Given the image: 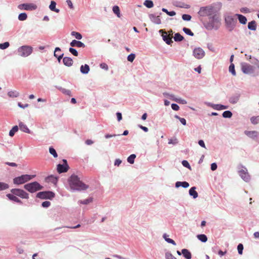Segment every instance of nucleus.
Here are the masks:
<instances>
[{"instance_id": "0eeeda50", "label": "nucleus", "mask_w": 259, "mask_h": 259, "mask_svg": "<svg viewBox=\"0 0 259 259\" xmlns=\"http://www.w3.org/2000/svg\"><path fill=\"white\" fill-rule=\"evenodd\" d=\"M11 192L13 194L19 196L21 198L28 199L29 198L28 194L22 189H12L11 190Z\"/></svg>"}, {"instance_id": "052dcab7", "label": "nucleus", "mask_w": 259, "mask_h": 259, "mask_svg": "<svg viewBox=\"0 0 259 259\" xmlns=\"http://www.w3.org/2000/svg\"><path fill=\"white\" fill-rule=\"evenodd\" d=\"M171 108L175 111H178L179 109V106L176 104H171Z\"/></svg>"}, {"instance_id": "9d476101", "label": "nucleus", "mask_w": 259, "mask_h": 259, "mask_svg": "<svg viewBox=\"0 0 259 259\" xmlns=\"http://www.w3.org/2000/svg\"><path fill=\"white\" fill-rule=\"evenodd\" d=\"M63 164H59L57 165V171L59 173L66 172L69 169V166L67 164V160L63 159Z\"/></svg>"}, {"instance_id": "6e6552de", "label": "nucleus", "mask_w": 259, "mask_h": 259, "mask_svg": "<svg viewBox=\"0 0 259 259\" xmlns=\"http://www.w3.org/2000/svg\"><path fill=\"white\" fill-rule=\"evenodd\" d=\"M55 196L54 193L51 191H43L38 192L36 197L41 199H51Z\"/></svg>"}, {"instance_id": "393cba45", "label": "nucleus", "mask_w": 259, "mask_h": 259, "mask_svg": "<svg viewBox=\"0 0 259 259\" xmlns=\"http://www.w3.org/2000/svg\"><path fill=\"white\" fill-rule=\"evenodd\" d=\"M189 194L192 196L193 198L195 199L198 197V193L196 191V187H193L189 190Z\"/></svg>"}, {"instance_id": "1a4fd4ad", "label": "nucleus", "mask_w": 259, "mask_h": 259, "mask_svg": "<svg viewBox=\"0 0 259 259\" xmlns=\"http://www.w3.org/2000/svg\"><path fill=\"white\" fill-rule=\"evenodd\" d=\"M18 8L20 10L32 11L36 9L37 6L33 4H22L18 5Z\"/></svg>"}, {"instance_id": "72a5a7b5", "label": "nucleus", "mask_w": 259, "mask_h": 259, "mask_svg": "<svg viewBox=\"0 0 259 259\" xmlns=\"http://www.w3.org/2000/svg\"><path fill=\"white\" fill-rule=\"evenodd\" d=\"M59 90L64 94L71 96V91L69 90L62 88L61 87L59 88Z\"/></svg>"}, {"instance_id": "a19ab883", "label": "nucleus", "mask_w": 259, "mask_h": 259, "mask_svg": "<svg viewBox=\"0 0 259 259\" xmlns=\"http://www.w3.org/2000/svg\"><path fill=\"white\" fill-rule=\"evenodd\" d=\"M252 123L254 124L259 123V116L252 117L250 119Z\"/></svg>"}, {"instance_id": "864d4df0", "label": "nucleus", "mask_w": 259, "mask_h": 259, "mask_svg": "<svg viewBox=\"0 0 259 259\" xmlns=\"http://www.w3.org/2000/svg\"><path fill=\"white\" fill-rule=\"evenodd\" d=\"M93 199L92 198H90L84 200L83 201H80V203L83 204H87L91 202H92Z\"/></svg>"}, {"instance_id": "bf43d9fd", "label": "nucleus", "mask_w": 259, "mask_h": 259, "mask_svg": "<svg viewBox=\"0 0 259 259\" xmlns=\"http://www.w3.org/2000/svg\"><path fill=\"white\" fill-rule=\"evenodd\" d=\"M100 66L101 68L105 69V70H107L108 69V65L105 63H101Z\"/></svg>"}, {"instance_id": "4c0bfd02", "label": "nucleus", "mask_w": 259, "mask_h": 259, "mask_svg": "<svg viewBox=\"0 0 259 259\" xmlns=\"http://www.w3.org/2000/svg\"><path fill=\"white\" fill-rule=\"evenodd\" d=\"M9 186L8 184L3 182H0V191L8 189Z\"/></svg>"}, {"instance_id": "bb28decb", "label": "nucleus", "mask_w": 259, "mask_h": 259, "mask_svg": "<svg viewBox=\"0 0 259 259\" xmlns=\"http://www.w3.org/2000/svg\"><path fill=\"white\" fill-rule=\"evenodd\" d=\"M239 22L241 24H245L246 23L247 19L246 18L241 14H237Z\"/></svg>"}, {"instance_id": "e2e57ef3", "label": "nucleus", "mask_w": 259, "mask_h": 259, "mask_svg": "<svg viewBox=\"0 0 259 259\" xmlns=\"http://www.w3.org/2000/svg\"><path fill=\"white\" fill-rule=\"evenodd\" d=\"M18 105L19 107H20L21 108H25L26 107H28L29 105L28 104H25L24 105L21 104V103H18Z\"/></svg>"}, {"instance_id": "69168bd1", "label": "nucleus", "mask_w": 259, "mask_h": 259, "mask_svg": "<svg viewBox=\"0 0 259 259\" xmlns=\"http://www.w3.org/2000/svg\"><path fill=\"white\" fill-rule=\"evenodd\" d=\"M225 21L226 22L228 23H231V21H233V18H232V17L231 16H228L227 17V18H226L225 19Z\"/></svg>"}, {"instance_id": "79ce46f5", "label": "nucleus", "mask_w": 259, "mask_h": 259, "mask_svg": "<svg viewBox=\"0 0 259 259\" xmlns=\"http://www.w3.org/2000/svg\"><path fill=\"white\" fill-rule=\"evenodd\" d=\"M27 14L25 13L20 14L18 16V19L20 21L25 20L27 19Z\"/></svg>"}, {"instance_id": "f704fd0d", "label": "nucleus", "mask_w": 259, "mask_h": 259, "mask_svg": "<svg viewBox=\"0 0 259 259\" xmlns=\"http://www.w3.org/2000/svg\"><path fill=\"white\" fill-rule=\"evenodd\" d=\"M113 12L118 17H120V9L118 6H115L113 7Z\"/></svg>"}, {"instance_id": "20e7f679", "label": "nucleus", "mask_w": 259, "mask_h": 259, "mask_svg": "<svg viewBox=\"0 0 259 259\" xmlns=\"http://www.w3.org/2000/svg\"><path fill=\"white\" fill-rule=\"evenodd\" d=\"M24 188L29 192L34 193L37 191L42 189L43 187L41 186L38 182H34L25 184L24 186Z\"/></svg>"}, {"instance_id": "ddd939ff", "label": "nucleus", "mask_w": 259, "mask_h": 259, "mask_svg": "<svg viewBox=\"0 0 259 259\" xmlns=\"http://www.w3.org/2000/svg\"><path fill=\"white\" fill-rule=\"evenodd\" d=\"M160 32H161L162 33V36L163 37V39L164 41H165V42L168 45H170L171 43H172V36H169L168 35L167 33L165 31H163V30H160Z\"/></svg>"}, {"instance_id": "c03bdc74", "label": "nucleus", "mask_w": 259, "mask_h": 259, "mask_svg": "<svg viewBox=\"0 0 259 259\" xmlns=\"http://www.w3.org/2000/svg\"><path fill=\"white\" fill-rule=\"evenodd\" d=\"M49 152H50V154H51L52 155H53V156L54 157H55V158L57 157L58 154L54 148H53V147H50L49 148Z\"/></svg>"}, {"instance_id": "6e6d98bb", "label": "nucleus", "mask_w": 259, "mask_h": 259, "mask_svg": "<svg viewBox=\"0 0 259 259\" xmlns=\"http://www.w3.org/2000/svg\"><path fill=\"white\" fill-rule=\"evenodd\" d=\"M166 259H177L171 253L167 252L165 254Z\"/></svg>"}, {"instance_id": "603ef678", "label": "nucleus", "mask_w": 259, "mask_h": 259, "mask_svg": "<svg viewBox=\"0 0 259 259\" xmlns=\"http://www.w3.org/2000/svg\"><path fill=\"white\" fill-rule=\"evenodd\" d=\"M182 19L185 21H190L191 19V16L188 14H183L182 15Z\"/></svg>"}, {"instance_id": "b1692460", "label": "nucleus", "mask_w": 259, "mask_h": 259, "mask_svg": "<svg viewBox=\"0 0 259 259\" xmlns=\"http://www.w3.org/2000/svg\"><path fill=\"white\" fill-rule=\"evenodd\" d=\"M90 71V67L88 65L85 64L80 67V72L83 74H87Z\"/></svg>"}, {"instance_id": "0e129e2a", "label": "nucleus", "mask_w": 259, "mask_h": 259, "mask_svg": "<svg viewBox=\"0 0 259 259\" xmlns=\"http://www.w3.org/2000/svg\"><path fill=\"white\" fill-rule=\"evenodd\" d=\"M61 51V49L57 47V48H56L55 50V52H54V56L57 57H58L59 55H58V52H60Z\"/></svg>"}, {"instance_id": "5701e85b", "label": "nucleus", "mask_w": 259, "mask_h": 259, "mask_svg": "<svg viewBox=\"0 0 259 259\" xmlns=\"http://www.w3.org/2000/svg\"><path fill=\"white\" fill-rule=\"evenodd\" d=\"M56 3L55 1H51V4L49 6V8L52 11L55 12L56 13L59 12V10L56 8Z\"/></svg>"}, {"instance_id": "39448f33", "label": "nucleus", "mask_w": 259, "mask_h": 259, "mask_svg": "<svg viewBox=\"0 0 259 259\" xmlns=\"http://www.w3.org/2000/svg\"><path fill=\"white\" fill-rule=\"evenodd\" d=\"M33 48L29 46H23L18 49L19 55L22 57H27L32 52Z\"/></svg>"}, {"instance_id": "4468645a", "label": "nucleus", "mask_w": 259, "mask_h": 259, "mask_svg": "<svg viewBox=\"0 0 259 259\" xmlns=\"http://www.w3.org/2000/svg\"><path fill=\"white\" fill-rule=\"evenodd\" d=\"M239 176L243 179L245 181L247 182L250 179V176L247 171L246 169H241L239 171Z\"/></svg>"}, {"instance_id": "423d86ee", "label": "nucleus", "mask_w": 259, "mask_h": 259, "mask_svg": "<svg viewBox=\"0 0 259 259\" xmlns=\"http://www.w3.org/2000/svg\"><path fill=\"white\" fill-rule=\"evenodd\" d=\"M241 68L242 71L245 74H251L254 71L253 66L247 63H242Z\"/></svg>"}, {"instance_id": "f3484780", "label": "nucleus", "mask_w": 259, "mask_h": 259, "mask_svg": "<svg viewBox=\"0 0 259 259\" xmlns=\"http://www.w3.org/2000/svg\"><path fill=\"white\" fill-rule=\"evenodd\" d=\"M245 134L248 137L251 138H255L258 136V133L257 131H246L244 132Z\"/></svg>"}, {"instance_id": "c85d7f7f", "label": "nucleus", "mask_w": 259, "mask_h": 259, "mask_svg": "<svg viewBox=\"0 0 259 259\" xmlns=\"http://www.w3.org/2000/svg\"><path fill=\"white\" fill-rule=\"evenodd\" d=\"M197 238L202 242H205L207 240V236L204 234H200L197 236Z\"/></svg>"}, {"instance_id": "13d9d810", "label": "nucleus", "mask_w": 259, "mask_h": 259, "mask_svg": "<svg viewBox=\"0 0 259 259\" xmlns=\"http://www.w3.org/2000/svg\"><path fill=\"white\" fill-rule=\"evenodd\" d=\"M182 164L187 168H190L191 167L189 162L187 160H183L182 161Z\"/></svg>"}, {"instance_id": "7ed1b4c3", "label": "nucleus", "mask_w": 259, "mask_h": 259, "mask_svg": "<svg viewBox=\"0 0 259 259\" xmlns=\"http://www.w3.org/2000/svg\"><path fill=\"white\" fill-rule=\"evenodd\" d=\"M35 177V175H23L15 178L13 179V183L16 185H21L30 181Z\"/></svg>"}, {"instance_id": "4d7b16f0", "label": "nucleus", "mask_w": 259, "mask_h": 259, "mask_svg": "<svg viewBox=\"0 0 259 259\" xmlns=\"http://www.w3.org/2000/svg\"><path fill=\"white\" fill-rule=\"evenodd\" d=\"M51 205V202L48 201H46L42 202V206L44 207H48Z\"/></svg>"}, {"instance_id": "6ab92c4d", "label": "nucleus", "mask_w": 259, "mask_h": 259, "mask_svg": "<svg viewBox=\"0 0 259 259\" xmlns=\"http://www.w3.org/2000/svg\"><path fill=\"white\" fill-rule=\"evenodd\" d=\"M7 197L11 200L14 201L15 202L22 203V201L18 199L16 195L12 194H7Z\"/></svg>"}, {"instance_id": "9b49d317", "label": "nucleus", "mask_w": 259, "mask_h": 259, "mask_svg": "<svg viewBox=\"0 0 259 259\" xmlns=\"http://www.w3.org/2000/svg\"><path fill=\"white\" fill-rule=\"evenodd\" d=\"M204 55V51L200 48H196L193 51V55L198 59H202Z\"/></svg>"}, {"instance_id": "3c124183", "label": "nucleus", "mask_w": 259, "mask_h": 259, "mask_svg": "<svg viewBox=\"0 0 259 259\" xmlns=\"http://www.w3.org/2000/svg\"><path fill=\"white\" fill-rule=\"evenodd\" d=\"M8 94L9 96L11 97H17V96H18V93H17V92L11 91L9 92Z\"/></svg>"}, {"instance_id": "473e14b6", "label": "nucleus", "mask_w": 259, "mask_h": 259, "mask_svg": "<svg viewBox=\"0 0 259 259\" xmlns=\"http://www.w3.org/2000/svg\"><path fill=\"white\" fill-rule=\"evenodd\" d=\"M144 5L148 8H151L154 6L153 2L150 0H146L144 3Z\"/></svg>"}, {"instance_id": "a18cd8bd", "label": "nucleus", "mask_w": 259, "mask_h": 259, "mask_svg": "<svg viewBox=\"0 0 259 259\" xmlns=\"http://www.w3.org/2000/svg\"><path fill=\"white\" fill-rule=\"evenodd\" d=\"M175 117L178 119H179L180 122L183 124L184 125H186V120L185 118H182L179 117L178 115H176L175 116Z\"/></svg>"}, {"instance_id": "49530a36", "label": "nucleus", "mask_w": 259, "mask_h": 259, "mask_svg": "<svg viewBox=\"0 0 259 259\" xmlns=\"http://www.w3.org/2000/svg\"><path fill=\"white\" fill-rule=\"evenodd\" d=\"M183 30L187 34L190 35V36H193L194 33L191 31V30L187 28L184 27L183 29Z\"/></svg>"}, {"instance_id": "c9c22d12", "label": "nucleus", "mask_w": 259, "mask_h": 259, "mask_svg": "<svg viewBox=\"0 0 259 259\" xmlns=\"http://www.w3.org/2000/svg\"><path fill=\"white\" fill-rule=\"evenodd\" d=\"M71 34L77 39H81L82 38L81 34L78 32L72 31Z\"/></svg>"}, {"instance_id": "412c9836", "label": "nucleus", "mask_w": 259, "mask_h": 259, "mask_svg": "<svg viewBox=\"0 0 259 259\" xmlns=\"http://www.w3.org/2000/svg\"><path fill=\"white\" fill-rule=\"evenodd\" d=\"M150 18L152 22L157 24L161 23V20L159 16H155L154 15H151Z\"/></svg>"}, {"instance_id": "ea45409f", "label": "nucleus", "mask_w": 259, "mask_h": 259, "mask_svg": "<svg viewBox=\"0 0 259 259\" xmlns=\"http://www.w3.org/2000/svg\"><path fill=\"white\" fill-rule=\"evenodd\" d=\"M232 116V113L230 111H225L223 113V116L224 118H230Z\"/></svg>"}, {"instance_id": "680f3d73", "label": "nucleus", "mask_w": 259, "mask_h": 259, "mask_svg": "<svg viewBox=\"0 0 259 259\" xmlns=\"http://www.w3.org/2000/svg\"><path fill=\"white\" fill-rule=\"evenodd\" d=\"M66 2H67L69 7L71 9H73L74 7H73V6L71 1V0H66Z\"/></svg>"}, {"instance_id": "7c9ffc66", "label": "nucleus", "mask_w": 259, "mask_h": 259, "mask_svg": "<svg viewBox=\"0 0 259 259\" xmlns=\"http://www.w3.org/2000/svg\"><path fill=\"white\" fill-rule=\"evenodd\" d=\"M166 237H168V236L166 234H164L163 235V237L167 242H168L169 243H171V244H173L174 245H176V243L174 240H173L172 239H170V238H166Z\"/></svg>"}, {"instance_id": "a211bd4d", "label": "nucleus", "mask_w": 259, "mask_h": 259, "mask_svg": "<svg viewBox=\"0 0 259 259\" xmlns=\"http://www.w3.org/2000/svg\"><path fill=\"white\" fill-rule=\"evenodd\" d=\"M64 64L67 66H71L73 64V60L70 57H65L63 59Z\"/></svg>"}, {"instance_id": "2eb2a0df", "label": "nucleus", "mask_w": 259, "mask_h": 259, "mask_svg": "<svg viewBox=\"0 0 259 259\" xmlns=\"http://www.w3.org/2000/svg\"><path fill=\"white\" fill-rule=\"evenodd\" d=\"M45 181L47 183H51L56 185L58 181V178L53 175H50L46 178Z\"/></svg>"}, {"instance_id": "8fccbe9b", "label": "nucleus", "mask_w": 259, "mask_h": 259, "mask_svg": "<svg viewBox=\"0 0 259 259\" xmlns=\"http://www.w3.org/2000/svg\"><path fill=\"white\" fill-rule=\"evenodd\" d=\"M135 55L134 54H131L127 56V60L131 62H133L135 58Z\"/></svg>"}, {"instance_id": "f8f14e48", "label": "nucleus", "mask_w": 259, "mask_h": 259, "mask_svg": "<svg viewBox=\"0 0 259 259\" xmlns=\"http://www.w3.org/2000/svg\"><path fill=\"white\" fill-rule=\"evenodd\" d=\"M163 95L165 96L168 97L170 99H171V100H173L174 101H176V102H177L178 103L183 104H186L187 103V101L185 100L182 99L181 98H175V96L173 95H170V94H169L168 93H163Z\"/></svg>"}, {"instance_id": "37998d69", "label": "nucleus", "mask_w": 259, "mask_h": 259, "mask_svg": "<svg viewBox=\"0 0 259 259\" xmlns=\"http://www.w3.org/2000/svg\"><path fill=\"white\" fill-rule=\"evenodd\" d=\"M213 108L217 110H223V109H227L226 106H225L224 105H219V104L214 105L213 106Z\"/></svg>"}, {"instance_id": "f03ea898", "label": "nucleus", "mask_w": 259, "mask_h": 259, "mask_svg": "<svg viewBox=\"0 0 259 259\" xmlns=\"http://www.w3.org/2000/svg\"><path fill=\"white\" fill-rule=\"evenodd\" d=\"M216 12L217 11L213 7L208 6L200 8L198 14L202 17L210 16L215 14Z\"/></svg>"}, {"instance_id": "774afa93", "label": "nucleus", "mask_w": 259, "mask_h": 259, "mask_svg": "<svg viewBox=\"0 0 259 259\" xmlns=\"http://www.w3.org/2000/svg\"><path fill=\"white\" fill-rule=\"evenodd\" d=\"M217 168V165L215 163H213L211 164V169L212 170H215Z\"/></svg>"}, {"instance_id": "338daca9", "label": "nucleus", "mask_w": 259, "mask_h": 259, "mask_svg": "<svg viewBox=\"0 0 259 259\" xmlns=\"http://www.w3.org/2000/svg\"><path fill=\"white\" fill-rule=\"evenodd\" d=\"M121 163V160L119 159H117L114 162V165L116 166H119Z\"/></svg>"}, {"instance_id": "5fc2aeb1", "label": "nucleus", "mask_w": 259, "mask_h": 259, "mask_svg": "<svg viewBox=\"0 0 259 259\" xmlns=\"http://www.w3.org/2000/svg\"><path fill=\"white\" fill-rule=\"evenodd\" d=\"M69 52L72 54L74 55L75 56H78V52H77V51L75 49H73L72 48H69Z\"/></svg>"}, {"instance_id": "a878e982", "label": "nucleus", "mask_w": 259, "mask_h": 259, "mask_svg": "<svg viewBox=\"0 0 259 259\" xmlns=\"http://www.w3.org/2000/svg\"><path fill=\"white\" fill-rule=\"evenodd\" d=\"M180 186H182L184 188H188L189 186V184L187 182H177L176 183V187L178 188Z\"/></svg>"}, {"instance_id": "cd10ccee", "label": "nucleus", "mask_w": 259, "mask_h": 259, "mask_svg": "<svg viewBox=\"0 0 259 259\" xmlns=\"http://www.w3.org/2000/svg\"><path fill=\"white\" fill-rule=\"evenodd\" d=\"M248 28L251 30H255L256 29V23L254 21H252L248 23Z\"/></svg>"}, {"instance_id": "09e8293b", "label": "nucleus", "mask_w": 259, "mask_h": 259, "mask_svg": "<svg viewBox=\"0 0 259 259\" xmlns=\"http://www.w3.org/2000/svg\"><path fill=\"white\" fill-rule=\"evenodd\" d=\"M237 250L239 254H242L243 250V246L242 244H239L237 246Z\"/></svg>"}, {"instance_id": "dca6fc26", "label": "nucleus", "mask_w": 259, "mask_h": 259, "mask_svg": "<svg viewBox=\"0 0 259 259\" xmlns=\"http://www.w3.org/2000/svg\"><path fill=\"white\" fill-rule=\"evenodd\" d=\"M72 47H77L78 48H84L85 45L83 43L75 39L73 40L70 44Z\"/></svg>"}, {"instance_id": "aec40b11", "label": "nucleus", "mask_w": 259, "mask_h": 259, "mask_svg": "<svg viewBox=\"0 0 259 259\" xmlns=\"http://www.w3.org/2000/svg\"><path fill=\"white\" fill-rule=\"evenodd\" d=\"M19 126L21 131L26 133H30V131L27 127L26 125L24 124L23 122H20L19 124Z\"/></svg>"}, {"instance_id": "58836bf2", "label": "nucleus", "mask_w": 259, "mask_h": 259, "mask_svg": "<svg viewBox=\"0 0 259 259\" xmlns=\"http://www.w3.org/2000/svg\"><path fill=\"white\" fill-rule=\"evenodd\" d=\"M229 71L233 75H236V72L235 70V66L234 64L231 63L229 68Z\"/></svg>"}, {"instance_id": "4be33fe9", "label": "nucleus", "mask_w": 259, "mask_h": 259, "mask_svg": "<svg viewBox=\"0 0 259 259\" xmlns=\"http://www.w3.org/2000/svg\"><path fill=\"white\" fill-rule=\"evenodd\" d=\"M182 253L183 256L186 259H191V253L188 249H183L182 250Z\"/></svg>"}, {"instance_id": "f257e3e1", "label": "nucleus", "mask_w": 259, "mask_h": 259, "mask_svg": "<svg viewBox=\"0 0 259 259\" xmlns=\"http://www.w3.org/2000/svg\"><path fill=\"white\" fill-rule=\"evenodd\" d=\"M69 184L72 190L81 191L88 188L89 186L80 181L76 175H72L69 179Z\"/></svg>"}, {"instance_id": "2f4dec72", "label": "nucleus", "mask_w": 259, "mask_h": 259, "mask_svg": "<svg viewBox=\"0 0 259 259\" xmlns=\"http://www.w3.org/2000/svg\"><path fill=\"white\" fill-rule=\"evenodd\" d=\"M184 39V37L181 35L179 33H177L175 34L174 40L176 41H180Z\"/></svg>"}, {"instance_id": "de8ad7c7", "label": "nucleus", "mask_w": 259, "mask_h": 259, "mask_svg": "<svg viewBox=\"0 0 259 259\" xmlns=\"http://www.w3.org/2000/svg\"><path fill=\"white\" fill-rule=\"evenodd\" d=\"M9 45H10V44L8 42H5L3 44H0V49H2V50L6 49L9 46Z\"/></svg>"}, {"instance_id": "c756f323", "label": "nucleus", "mask_w": 259, "mask_h": 259, "mask_svg": "<svg viewBox=\"0 0 259 259\" xmlns=\"http://www.w3.org/2000/svg\"><path fill=\"white\" fill-rule=\"evenodd\" d=\"M18 129L19 128L17 125L13 126L9 132L10 136L13 137L15 135V134L18 131Z\"/></svg>"}, {"instance_id": "e433bc0d", "label": "nucleus", "mask_w": 259, "mask_h": 259, "mask_svg": "<svg viewBox=\"0 0 259 259\" xmlns=\"http://www.w3.org/2000/svg\"><path fill=\"white\" fill-rule=\"evenodd\" d=\"M136 156L135 154H132L128 158H127V161L131 164H133L135 161V159L136 158Z\"/></svg>"}]
</instances>
